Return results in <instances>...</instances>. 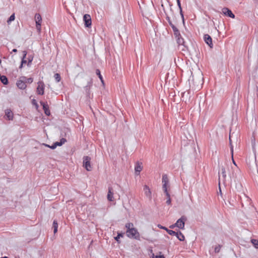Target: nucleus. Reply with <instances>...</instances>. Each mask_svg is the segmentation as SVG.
Masks as SVG:
<instances>
[{"label":"nucleus","instance_id":"obj_1","mask_svg":"<svg viewBox=\"0 0 258 258\" xmlns=\"http://www.w3.org/2000/svg\"><path fill=\"white\" fill-rule=\"evenodd\" d=\"M126 234L127 236L129 238H134L137 240L140 239V234L137 229L135 228L126 230Z\"/></svg>","mask_w":258,"mask_h":258},{"label":"nucleus","instance_id":"obj_2","mask_svg":"<svg viewBox=\"0 0 258 258\" xmlns=\"http://www.w3.org/2000/svg\"><path fill=\"white\" fill-rule=\"evenodd\" d=\"M162 181L163 183V190L165 194L166 197H169L170 195L167 190V184L169 182V179L166 174H163L162 175Z\"/></svg>","mask_w":258,"mask_h":258},{"label":"nucleus","instance_id":"obj_3","mask_svg":"<svg viewBox=\"0 0 258 258\" xmlns=\"http://www.w3.org/2000/svg\"><path fill=\"white\" fill-rule=\"evenodd\" d=\"M91 158L89 156H84L83 157V166L87 171H91L92 167L90 163Z\"/></svg>","mask_w":258,"mask_h":258},{"label":"nucleus","instance_id":"obj_4","mask_svg":"<svg viewBox=\"0 0 258 258\" xmlns=\"http://www.w3.org/2000/svg\"><path fill=\"white\" fill-rule=\"evenodd\" d=\"M26 81V77L24 76L21 77L20 79L17 81L16 85L20 89L24 90L27 87Z\"/></svg>","mask_w":258,"mask_h":258},{"label":"nucleus","instance_id":"obj_5","mask_svg":"<svg viewBox=\"0 0 258 258\" xmlns=\"http://www.w3.org/2000/svg\"><path fill=\"white\" fill-rule=\"evenodd\" d=\"M187 218L185 216H182L179 218L175 223V226L180 229H184L185 222L186 221Z\"/></svg>","mask_w":258,"mask_h":258},{"label":"nucleus","instance_id":"obj_6","mask_svg":"<svg viewBox=\"0 0 258 258\" xmlns=\"http://www.w3.org/2000/svg\"><path fill=\"white\" fill-rule=\"evenodd\" d=\"M83 21L86 27L89 28L92 25L91 18L90 15L85 14L83 16Z\"/></svg>","mask_w":258,"mask_h":258},{"label":"nucleus","instance_id":"obj_7","mask_svg":"<svg viewBox=\"0 0 258 258\" xmlns=\"http://www.w3.org/2000/svg\"><path fill=\"white\" fill-rule=\"evenodd\" d=\"M45 85L43 82L39 81L38 82V87L37 88V93L38 95H42L44 93Z\"/></svg>","mask_w":258,"mask_h":258},{"label":"nucleus","instance_id":"obj_8","mask_svg":"<svg viewBox=\"0 0 258 258\" xmlns=\"http://www.w3.org/2000/svg\"><path fill=\"white\" fill-rule=\"evenodd\" d=\"M222 11L224 15L233 19L235 18V15L229 9L224 7L222 9Z\"/></svg>","mask_w":258,"mask_h":258},{"label":"nucleus","instance_id":"obj_9","mask_svg":"<svg viewBox=\"0 0 258 258\" xmlns=\"http://www.w3.org/2000/svg\"><path fill=\"white\" fill-rule=\"evenodd\" d=\"M176 41L177 43L179 45H182L185 48L182 49V51H185V50H188V47L185 44V42L184 41L183 38L181 37V36L180 37L176 38Z\"/></svg>","mask_w":258,"mask_h":258},{"label":"nucleus","instance_id":"obj_10","mask_svg":"<svg viewBox=\"0 0 258 258\" xmlns=\"http://www.w3.org/2000/svg\"><path fill=\"white\" fill-rule=\"evenodd\" d=\"M40 104L43 107L45 114L49 116L50 114V112L47 102L40 101Z\"/></svg>","mask_w":258,"mask_h":258},{"label":"nucleus","instance_id":"obj_11","mask_svg":"<svg viewBox=\"0 0 258 258\" xmlns=\"http://www.w3.org/2000/svg\"><path fill=\"white\" fill-rule=\"evenodd\" d=\"M92 86V81L91 79L88 82L87 85L84 87L85 93L87 97H90V89Z\"/></svg>","mask_w":258,"mask_h":258},{"label":"nucleus","instance_id":"obj_12","mask_svg":"<svg viewBox=\"0 0 258 258\" xmlns=\"http://www.w3.org/2000/svg\"><path fill=\"white\" fill-rule=\"evenodd\" d=\"M205 42L209 46L210 48H213V44L212 43V39L209 34H205L204 36Z\"/></svg>","mask_w":258,"mask_h":258},{"label":"nucleus","instance_id":"obj_13","mask_svg":"<svg viewBox=\"0 0 258 258\" xmlns=\"http://www.w3.org/2000/svg\"><path fill=\"white\" fill-rule=\"evenodd\" d=\"M113 188L111 187H108V191L107 194V200L109 201L112 202L113 201Z\"/></svg>","mask_w":258,"mask_h":258},{"label":"nucleus","instance_id":"obj_14","mask_svg":"<svg viewBox=\"0 0 258 258\" xmlns=\"http://www.w3.org/2000/svg\"><path fill=\"white\" fill-rule=\"evenodd\" d=\"M144 190L145 191L146 196L148 197L150 199H151V191L149 186L147 185H145L144 187Z\"/></svg>","mask_w":258,"mask_h":258},{"label":"nucleus","instance_id":"obj_15","mask_svg":"<svg viewBox=\"0 0 258 258\" xmlns=\"http://www.w3.org/2000/svg\"><path fill=\"white\" fill-rule=\"evenodd\" d=\"M6 115L7 118L10 120L13 119V113L10 109H7L5 111Z\"/></svg>","mask_w":258,"mask_h":258},{"label":"nucleus","instance_id":"obj_16","mask_svg":"<svg viewBox=\"0 0 258 258\" xmlns=\"http://www.w3.org/2000/svg\"><path fill=\"white\" fill-rule=\"evenodd\" d=\"M176 236L178 238V239L181 241H183L184 240V239H185L184 236L180 231H179L178 232H177Z\"/></svg>","mask_w":258,"mask_h":258},{"label":"nucleus","instance_id":"obj_17","mask_svg":"<svg viewBox=\"0 0 258 258\" xmlns=\"http://www.w3.org/2000/svg\"><path fill=\"white\" fill-rule=\"evenodd\" d=\"M135 169L136 172H138V174L142 170V167L141 166V164L139 162H137Z\"/></svg>","mask_w":258,"mask_h":258},{"label":"nucleus","instance_id":"obj_18","mask_svg":"<svg viewBox=\"0 0 258 258\" xmlns=\"http://www.w3.org/2000/svg\"><path fill=\"white\" fill-rule=\"evenodd\" d=\"M0 81L5 85H7L9 84L8 79L6 76H2V79Z\"/></svg>","mask_w":258,"mask_h":258},{"label":"nucleus","instance_id":"obj_19","mask_svg":"<svg viewBox=\"0 0 258 258\" xmlns=\"http://www.w3.org/2000/svg\"><path fill=\"white\" fill-rule=\"evenodd\" d=\"M36 23H41L42 21L41 16L39 14L36 13L35 15Z\"/></svg>","mask_w":258,"mask_h":258},{"label":"nucleus","instance_id":"obj_20","mask_svg":"<svg viewBox=\"0 0 258 258\" xmlns=\"http://www.w3.org/2000/svg\"><path fill=\"white\" fill-rule=\"evenodd\" d=\"M66 142H67V140L66 139L62 138L60 139L59 142H56L54 143V144L56 145V147L57 146H61Z\"/></svg>","mask_w":258,"mask_h":258},{"label":"nucleus","instance_id":"obj_21","mask_svg":"<svg viewBox=\"0 0 258 258\" xmlns=\"http://www.w3.org/2000/svg\"><path fill=\"white\" fill-rule=\"evenodd\" d=\"M124 236V233L122 232H117V235L114 237L115 240L118 243H120V241L119 240L120 237H123Z\"/></svg>","mask_w":258,"mask_h":258},{"label":"nucleus","instance_id":"obj_22","mask_svg":"<svg viewBox=\"0 0 258 258\" xmlns=\"http://www.w3.org/2000/svg\"><path fill=\"white\" fill-rule=\"evenodd\" d=\"M231 136L232 135L231 134V133L230 132L229 137V145L230 146L231 153V155L233 156V146L232 144Z\"/></svg>","mask_w":258,"mask_h":258},{"label":"nucleus","instance_id":"obj_23","mask_svg":"<svg viewBox=\"0 0 258 258\" xmlns=\"http://www.w3.org/2000/svg\"><path fill=\"white\" fill-rule=\"evenodd\" d=\"M52 228H53L54 233H56L57 231L58 224L56 220H54L52 224Z\"/></svg>","mask_w":258,"mask_h":258},{"label":"nucleus","instance_id":"obj_24","mask_svg":"<svg viewBox=\"0 0 258 258\" xmlns=\"http://www.w3.org/2000/svg\"><path fill=\"white\" fill-rule=\"evenodd\" d=\"M221 172H222V177L223 178V183H225V179L226 177V174L225 168L223 166L221 167Z\"/></svg>","mask_w":258,"mask_h":258},{"label":"nucleus","instance_id":"obj_25","mask_svg":"<svg viewBox=\"0 0 258 258\" xmlns=\"http://www.w3.org/2000/svg\"><path fill=\"white\" fill-rule=\"evenodd\" d=\"M96 74L98 76V77L100 79V80L101 81V82L103 84H104V81H103V77L101 76L100 71V70L99 69H96Z\"/></svg>","mask_w":258,"mask_h":258},{"label":"nucleus","instance_id":"obj_26","mask_svg":"<svg viewBox=\"0 0 258 258\" xmlns=\"http://www.w3.org/2000/svg\"><path fill=\"white\" fill-rule=\"evenodd\" d=\"M23 57L22 59L21 63L22 64H25V63H26V62H27L26 60H25V58L26 57L27 52L25 50V51H23Z\"/></svg>","mask_w":258,"mask_h":258},{"label":"nucleus","instance_id":"obj_27","mask_svg":"<svg viewBox=\"0 0 258 258\" xmlns=\"http://www.w3.org/2000/svg\"><path fill=\"white\" fill-rule=\"evenodd\" d=\"M54 79L56 82H59L61 80L60 75L58 73H56L54 75Z\"/></svg>","mask_w":258,"mask_h":258},{"label":"nucleus","instance_id":"obj_28","mask_svg":"<svg viewBox=\"0 0 258 258\" xmlns=\"http://www.w3.org/2000/svg\"><path fill=\"white\" fill-rule=\"evenodd\" d=\"M251 243L253 244V246L256 248H258V240L252 239L251 240Z\"/></svg>","mask_w":258,"mask_h":258},{"label":"nucleus","instance_id":"obj_29","mask_svg":"<svg viewBox=\"0 0 258 258\" xmlns=\"http://www.w3.org/2000/svg\"><path fill=\"white\" fill-rule=\"evenodd\" d=\"M133 224L132 223H127L125 224V227L127 228V230H128L129 229H134L133 227Z\"/></svg>","mask_w":258,"mask_h":258},{"label":"nucleus","instance_id":"obj_30","mask_svg":"<svg viewBox=\"0 0 258 258\" xmlns=\"http://www.w3.org/2000/svg\"><path fill=\"white\" fill-rule=\"evenodd\" d=\"M15 19V14H13L8 19L7 23L9 24Z\"/></svg>","mask_w":258,"mask_h":258},{"label":"nucleus","instance_id":"obj_31","mask_svg":"<svg viewBox=\"0 0 258 258\" xmlns=\"http://www.w3.org/2000/svg\"><path fill=\"white\" fill-rule=\"evenodd\" d=\"M222 245H220V244H218V245H217L216 246H215V248H214V251H215V253H218L219 252L220 250V249H221V247Z\"/></svg>","mask_w":258,"mask_h":258},{"label":"nucleus","instance_id":"obj_32","mask_svg":"<svg viewBox=\"0 0 258 258\" xmlns=\"http://www.w3.org/2000/svg\"><path fill=\"white\" fill-rule=\"evenodd\" d=\"M167 232L170 235H175L177 234V232H175L174 231H173L172 230H169L168 229L167 230Z\"/></svg>","mask_w":258,"mask_h":258},{"label":"nucleus","instance_id":"obj_33","mask_svg":"<svg viewBox=\"0 0 258 258\" xmlns=\"http://www.w3.org/2000/svg\"><path fill=\"white\" fill-rule=\"evenodd\" d=\"M174 35L175 36L176 38L181 36V35H180L179 30H178L176 31H175L174 32Z\"/></svg>","mask_w":258,"mask_h":258},{"label":"nucleus","instance_id":"obj_34","mask_svg":"<svg viewBox=\"0 0 258 258\" xmlns=\"http://www.w3.org/2000/svg\"><path fill=\"white\" fill-rule=\"evenodd\" d=\"M167 197V201L166 202V203L168 205H170L171 204V200L170 198V195H169V197Z\"/></svg>","mask_w":258,"mask_h":258},{"label":"nucleus","instance_id":"obj_35","mask_svg":"<svg viewBox=\"0 0 258 258\" xmlns=\"http://www.w3.org/2000/svg\"><path fill=\"white\" fill-rule=\"evenodd\" d=\"M36 28L37 30L40 32L41 31V23H36Z\"/></svg>","mask_w":258,"mask_h":258},{"label":"nucleus","instance_id":"obj_36","mask_svg":"<svg viewBox=\"0 0 258 258\" xmlns=\"http://www.w3.org/2000/svg\"><path fill=\"white\" fill-rule=\"evenodd\" d=\"M166 20L168 21L169 25L170 26H172V25H173L174 24H173V23H172L171 20H170V17L168 16H167L166 17Z\"/></svg>","mask_w":258,"mask_h":258},{"label":"nucleus","instance_id":"obj_37","mask_svg":"<svg viewBox=\"0 0 258 258\" xmlns=\"http://www.w3.org/2000/svg\"><path fill=\"white\" fill-rule=\"evenodd\" d=\"M32 103L33 105L35 106L36 109H37L38 108V107H39L38 104H37L36 100L35 99H33L32 100Z\"/></svg>","mask_w":258,"mask_h":258},{"label":"nucleus","instance_id":"obj_38","mask_svg":"<svg viewBox=\"0 0 258 258\" xmlns=\"http://www.w3.org/2000/svg\"><path fill=\"white\" fill-rule=\"evenodd\" d=\"M33 79L32 78H26V83H28L29 84H31L33 82Z\"/></svg>","mask_w":258,"mask_h":258},{"label":"nucleus","instance_id":"obj_39","mask_svg":"<svg viewBox=\"0 0 258 258\" xmlns=\"http://www.w3.org/2000/svg\"><path fill=\"white\" fill-rule=\"evenodd\" d=\"M230 177L231 180H232V179H235L236 178V175L234 172H233L230 175Z\"/></svg>","mask_w":258,"mask_h":258},{"label":"nucleus","instance_id":"obj_40","mask_svg":"<svg viewBox=\"0 0 258 258\" xmlns=\"http://www.w3.org/2000/svg\"><path fill=\"white\" fill-rule=\"evenodd\" d=\"M152 258H165L164 255H156L154 256V254H153Z\"/></svg>","mask_w":258,"mask_h":258},{"label":"nucleus","instance_id":"obj_41","mask_svg":"<svg viewBox=\"0 0 258 258\" xmlns=\"http://www.w3.org/2000/svg\"><path fill=\"white\" fill-rule=\"evenodd\" d=\"M158 227L160 228V229H164L166 231L167 230H168V228H167L166 227H164V226H163L160 224L158 225Z\"/></svg>","mask_w":258,"mask_h":258},{"label":"nucleus","instance_id":"obj_42","mask_svg":"<svg viewBox=\"0 0 258 258\" xmlns=\"http://www.w3.org/2000/svg\"><path fill=\"white\" fill-rule=\"evenodd\" d=\"M176 1H177V6H178L179 10L182 9L180 0H176Z\"/></svg>","mask_w":258,"mask_h":258},{"label":"nucleus","instance_id":"obj_43","mask_svg":"<svg viewBox=\"0 0 258 258\" xmlns=\"http://www.w3.org/2000/svg\"><path fill=\"white\" fill-rule=\"evenodd\" d=\"M171 27L172 28L173 32H174L175 31H176L177 30H178L174 25H172Z\"/></svg>","mask_w":258,"mask_h":258},{"label":"nucleus","instance_id":"obj_44","mask_svg":"<svg viewBox=\"0 0 258 258\" xmlns=\"http://www.w3.org/2000/svg\"><path fill=\"white\" fill-rule=\"evenodd\" d=\"M56 148V145H55L54 143H53L51 146H50V147H49V148L53 149V150L55 149Z\"/></svg>","mask_w":258,"mask_h":258},{"label":"nucleus","instance_id":"obj_45","mask_svg":"<svg viewBox=\"0 0 258 258\" xmlns=\"http://www.w3.org/2000/svg\"><path fill=\"white\" fill-rule=\"evenodd\" d=\"M180 14L181 17L182 18L183 20L184 21V16H183L182 9L180 10Z\"/></svg>","mask_w":258,"mask_h":258},{"label":"nucleus","instance_id":"obj_46","mask_svg":"<svg viewBox=\"0 0 258 258\" xmlns=\"http://www.w3.org/2000/svg\"><path fill=\"white\" fill-rule=\"evenodd\" d=\"M176 227V226H175V223L173 224V225H171L169 226V228H171V229H173L174 228V227Z\"/></svg>","mask_w":258,"mask_h":258},{"label":"nucleus","instance_id":"obj_47","mask_svg":"<svg viewBox=\"0 0 258 258\" xmlns=\"http://www.w3.org/2000/svg\"><path fill=\"white\" fill-rule=\"evenodd\" d=\"M231 156H232V162H233V164H234L236 166H237V165H236V163H235V161H234V159H233V155L232 156V155H231Z\"/></svg>","mask_w":258,"mask_h":258},{"label":"nucleus","instance_id":"obj_48","mask_svg":"<svg viewBox=\"0 0 258 258\" xmlns=\"http://www.w3.org/2000/svg\"><path fill=\"white\" fill-rule=\"evenodd\" d=\"M220 182H219V193H220L221 194H222V192H221V188H220Z\"/></svg>","mask_w":258,"mask_h":258},{"label":"nucleus","instance_id":"obj_49","mask_svg":"<svg viewBox=\"0 0 258 258\" xmlns=\"http://www.w3.org/2000/svg\"><path fill=\"white\" fill-rule=\"evenodd\" d=\"M12 51L14 52H17V49L16 48H14L13 49Z\"/></svg>","mask_w":258,"mask_h":258},{"label":"nucleus","instance_id":"obj_50","mask_svg":"<svg viewBox=\"0 0 258 258\" xmlns=\"http://www.w3.org/2000/svg\"><path fill=\"white\" fill-rule=\"evenodd\" d=\"M43 145H44L45 147H47L48 148H49V147H50V145L46 144H43Z\"/></svg>","mask_w":258,"mask_h":258},{"label":"nucleus","instance_id":"obj_51","mask_svg":"<svg viewBox=\"0 0 258 258\" xmlns=\"http://www.w3.org/2000/svg\"><path fill=\"white\" fill-rule=\"evenodd\" d=\"M32 59H30V58H29V60H28V64H29V63H31V62H32Z\"/></svg>","mask_w":258,"mask_h":258},{"label":"nucleus","instance_id":"obj_52","mask_svg":"<svg viewBox=\"0 0 258 258\" xmlns=\"http://www.w3.org/2000/svg\"><path fill=\"white\" fill-rule=\"evenodd\" d=\"M23 64L22 63H21L20 66H19V69H22L23 68Z\"/></svg>","mask_w":258,"mask_h":258},{"label":"nucleus","instance_id":"obj_53","mask_svg":"<svg viewBox=\"0 0 258 258\" xmlns=\"http://www.w3.org/2000/svg\"><path fill=\"white\" fill-rule=\"evenodd\" d=\"M1 258H8V257L7 256H4V257H1Z\"/></svg>","mask_w":258,"mask_h":258},{"label":"nucleus","instance_id":"obj_54","mask_svg":"<svg viewBox=\"0 0 258 258\" xmlns=\"http://www.w3.org/2000/svg\"><path fill=\"white\" fill-rule=\"evenodd\" d=\"M2 62V60L0 59V64Z\"/></svg>","mask_w":258,"mask_h":258}]
</instances>
